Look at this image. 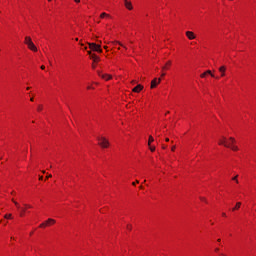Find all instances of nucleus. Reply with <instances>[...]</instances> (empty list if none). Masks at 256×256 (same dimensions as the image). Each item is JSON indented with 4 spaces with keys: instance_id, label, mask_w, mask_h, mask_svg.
<instances>
[{
    "instance_id": "obj_1",
    "label": "nucleus",
    "mask_w": 256,
    "mask_h": 256,
    "mask_svg": "<svg viewBox=\"0 0 256 256\" xmlns=\"http://www.w3.org/2000/svg\"><path fill=\"white\" fill-rule=\"evenodd\" d=\"M12 203H14L18 213L19 217H25L27 213H29V209H33V206L31 204L23 203L22 205L15 200V198L11 199Z\"/></svg>"
},
{
    "instance_id": "obj_2",
    "label": "nucleus",
    "mask_w": 256,
    "mask_h": 256,
    "mask_svg": "<svg viewBox=\"0 0 256 256\" xmlns=\"http://www.w3.org/2000/svg\"><path fill=\"white\" fill-rule=\"evenodd\" d=\"M24 45H27V48L30 51H33V53H37V51H38L37 46H35V43H33L31 36H26L24 38Z\"/></svg>"
},
{
    "instance_id": "obj_3",
    "label": "nucleus",
    "mask_w": 256,
    "mask_h": 256,
    "mask_svg": "<svg viewBox=\"0 0 256 256\" xmlns=\"http://www.w3.org/2000/svg\"><path fill=\"white\" fill-rule=\"evenodd\" d=\"M226 147L228 149H231V151H239V147L237 146V140H235V138H233V137H230L226 141Z\"/></svg>"
},
{
    "instance_id": "obj_4",
    "label": "nucleus",
    "mask_w": 256,
    "mask_h": 256,
    "mask_svg": "<svg viewBox=\"0 0 256 256\" xmlns=\"http://www.w3.org/2000/svg\"><path fill=\"white\" fill-rule=\"evenodd\" d=\"M98 145L101 147V149H109L111 144L109 143V139H107L104 136H101L98 138Z\"/></svg>"
},
{
    "instance_id": "obj_5",
    "label": "nucleus",
    "mask_w": 256,
    "mask_h": 256,
    "mask_svg": "<svg viewBox=\"0 0 256 256\" xmlns=\"http://www.w3.org/2000/svg\"><path fill=\"white\" fill-rule=\"evenodd\" d=\"M56 223L57 221L55 219L48 218L47 220L42 222L38 227L39 229H47V227H53V225H55Z\"/></svg>"
},
{
    "instance_id": "obj_6",
    "label": "nucleus",
    "mask_w": 256,
    "mask_h": 256,
    "mask_svg": "<svg viewBox=\"0 0 256 256\" xmlns=\"http://www.w3.org/2000/svg\"><path fill=\"white\" fill-rule=\"evenodd\" d=\"M88 47L91 51H96V53H103V49H101V44L88 43Z\"/></svg>"
},
{
    "instance_id": "obj_7",
    "label": "nucleus",
    "mask_w": 256,
    "mask_h": 256,
    "mask_svg": "<svg viewBox=\"0 0 256 256\" xmlns=\"http://www.w3.org/2000/svg\"><path fill=\"white\" fill-rule=\"evenodd\" d=\"M98 77H101L104 81H111L113 79V76L111 74H103V72L98 71Z\"/></svg>"
},
{
    "instance_id": "obj_8",
    "label": "nucleus",
    "mask_w": 256,
    "mask_h": 256,
    "mask_svg": "<svg viewBox=\"0 0 256 256\" xmlns=\"http://www.w3.org/2000/svg\"><path fill=\"white\" fill-rule=\"evenodd\" d=\"M155 142V138H153L151 135L149 136L148 138V147L151 151V153H155V146L154 145H151V143H154Z\"/></svg>"
},
{
    "instance_id": "obj_9",
    "label": "nucleus",
    "mask_w": 256,
    "mask_h": 256,
    "mask_svg": "<svg viewBox=\"0 0 256 256\" xmlns=\"http://www.w3.org/2000/svg\"><path fill=\"white\" fill-rule=\"evenodd\" d=\"M185 35L189 41H193V39H197V35H195V32L193 31H186Z\"/></svg>"
},
{
    "instance_id": "obj_10",
    "label": "nucleus",
    "mask_w": 256,
    "mask_h": 256,
    "mask_svg": "<svg viewBox=\"0 0 256 256\" xmlns=\"http://www.w3.org/2000/svg\"><path fill=\"white\" fill-rule=\"evenodd\" d=\"M161 83V78H154L151 81L150 89H155Z\"/></svg>"
},
{
    "instance_id": "obj_11",
    "label": "nucleus",
    "mask_w": 256,
    "mask_h": 256,
    "mask_svg": "<svg viewBox=\"0 0 256 256\" xmlns=\"http://www.w3.org/2000/svg\"><path fill=\"white\" fill-rule=\"evenodd\" d=\"M124 7L128 11H133V2H131L130 0H124Z\"/></svg>"
},
{
    "instance_id": "obj_12",
    "label": "nucleus",
    "mask_w": 256,
    "mask_h": 256,
    "mask_svg": "<svg viewBox=\"0 0 256 256\" xmlns=\"http://www.w3.org/2000/svg\"><path fill=\"white\" fill-rule=\"evenodd\" d=\"M108 44L111 45L112 47H117V45H119V47H123V49H125V51H127V46L123 45V43H121L119 41H112Z\"/></svg>"
},
{
    "instance_id": "obj_13",
    "label": "nucleus",
    "mask_w": 256,
    "mask_h": 256,
    "mask_svg": "<svg viewBox=\"0 0 256 256\" xmlns=\"http://www.w3.org/2000/svg\"><path fill=\"white\" fill-rule=\"evenodd\" d=\"M171 65H173V61L168 60L165 65L162 67V71L166 72L169 71V69H171Z\"/></svg>"
},
{
    "instance_id": "obj_14",
    "label": "nucleus",
    "mask_w": 256,
    "mask_h": 256,
    "mask_svg": "<svg viewBox=\"0 0 256 256\" xmlns=\"http://www.w3.org/2000/svg\"><path fill=\"white\" fill-rule=\"evenodd\" d=\"M209 75H211L212 77H215V74H213V72H211V70H207L204 73H202L200 75L201 79H205L207 77H209Z\"/></svg>"
},
{
    "instance_id": "obj_15",
    "label": "nucleus",
    "mask_w": 256,
    "mask_h": 256,
    "mask_svg": "<svg viewBox=\"0 0 256 256\" xmlns=\"http://www.w3.org/2000/svg\"><path fill=\"white\" fill-rule=\"evenodd\" d=\"M218 145H223L224 147H227V139L225 138V136L219 138Z\"/></svg>"
},
{
    "instance_id": "obj_16",
    "label": "nucleus",
    "mask_w": 256,
    "mask_h": 256,
    "mask_svg": "<svg viewBox=\"0 0 256 256\" xmlns=\"http://www.w3.org/2000/svg\"><path fill=\"white\" fill-rule=\"evenodd\" d=\"M133 93H141V91H143V85L141 84H138L137 86H135L133 89H132Z\"/></svg>"
},
{
    "instance_id": "obj_17",
    "label": "nucleus",
    "mask_w": 256,
    "mask_h": 256,
    "mask_svg": "<svg viewBox=\"0 0 256 256\" xmlns=\"http://www.w3.org/2000/svg\"><path fill=\"white\" fill-rule=\"evenodd\" d=\"M93 63H99L101 61V58L97 54H92L91 58Z\"/></svg>"
},
{
    "instance_id": "obj_18",
    "label": "nucleus",
    "mask_w": 256,
    "mask_h": 256,
    "mask_svg": "<svg viewBox=\"0 0 256 256\" xmlns=\"http://www.w3.org/2000/svg\"><path fill=\"white\" fill-rule=\"evenodd\" d=\"M219 73H221L220 77H225V73H227V67L221 66L219 68Z\"/></svg>"
},
{
    "instance_id": "obj_19",
    "label": "nucleus",
    "mask_w": 256,
    "mask_h": 256,
    "mask_svg": "<svg viewBox=\"0 0 256 256\" xmlns=\"http://www.w3.org/2000/svg\"><path fill=\"white\" fill-rule=\"evenodd\" d=\"M100 19H111V15L103 12L100 14Z\"/></svg>"
},
{
    "instance_id": "obj_20",
    "label": "nucleus",
    "mask_w": 256,
    "mask_h": 256,
    "mask_svg": "<svg viewBox=\"0 0 256 256\" xmlns=\"http://www.w3.org/2000/svg\"><path fill=\"white\" fill-rule=\"evenodd\" d=\"M241 209V202H237L236 205L232 208V211H239Z\"/></svg>"
},
{
    "instance_id": "obj_21",
    "label": "nucleus",
    "mask_w": 256,
    "mask_h": 256,
    "mask_svg": "<svg viewBox=\"0 0 256 256\" xmlns=\"http://www.w3.org/2000/svg\"><path fill=\"white\" fill-rule=\"evenodd\" d=\"M4 219H13V214H5Z\"/></svg>"
},
{
    "instance_id": "obj_22",
    "label": "nucleus",
    "mask_w": 256,
    "mask_h": 256,
    "mask_svg": "<svg viewBox=\"0 0 256 256\" xmlns=\"http://www.w3.org/2000/svg\"><path fill=\"white\" fill-rule=\"evenodd\" d=\"M41 111H43V105H38V107H37V112L38 113H41Z\"/></svg>"
},
{
    "instance_id": "obj_23",
    "label": "nucleus",
    "mask_w": 256,
    "mask_h": 256,
    "mask_svg": "<svg viewBox=\"0 0 256 256\" xmlns=\"http://www.w3.org/2000/svg\"><path fill=\"white\" fill-rule=\"evenodd\" d=\"M239 175H236L232 178V181H235L237 184H239V179H238Z\"/></svg>"
},
{
    "instance_id": "obj_24",
    "label": "nucleus",
    "mask_w": 256,
    "mask_h": 256,
    "mask_svg": "<svg viewBox=\"0 0 256 256\" xmlns=\"http://www.w3.org/2000/svg\"><path fill=\"white\" fill-rule=\"evenodd\" d=\"M200 201H201L202 203H207V198H205V197H200Z\"/></svg>"
},
{
    "instance_id": "obj_25",
    "label": "nucleus",
    "mask_w": 256,
    "mask_h": 256,
    "mask_svg": "<svg viewBox=\"0 0 256 256\" xmlns=\"http://www.w3.org/2000/svg\"><path fill=\"white\" fill-rule=\"evenodd\" d=\"M133 187H135L136 185H139V180H136L135 182H132Z\"/></svg>"
},
{
    "instance_id": "obj_26",
    "label": "nucleus",
    "mask_w": 256,
    "mask_h": 256,
    "mask_svg": "<svg viewBox=\"0 0 256 256\" xmlns=\"http://www.w3.org/2000/svg\"><path fill=\"white\" fill-rule=\"evenodd\" d=\"M92 69H97V63L95 62L92 63Z\"/></svg>"
},
{
    "instance_id": "obj_27",
    "label": "nucleus",
    "mask_w": 256,
    "mask_h": 256,
    "mask_svg": "<svg viewBox=\"0 0 256 256\" xmlns=\"http://www.w3.org/2000/svg\"><path fill=\"white\" fill-rule=\"evenodd\" d=\"M51 177H53V175L48 174V175L46 176V178H45V181H47V179H51Z\"/></svg>"
},
{
    "instance_id": "obj_28",
    "label": "nucleus",
    "mask_w": 256,
    "mask_h": 256,
    "mask_svg": "<svg viewBox=\"0 0 256 256\" xmlns=\"http://www.w3.org/2000/svg\"><path fill=\"white\" fill-rule=\"evenodd\" d=\"M175 149H177V146L174 145V146L171 147L172 152H175Z\"/></svg>"
},
{
    "instance_id": "obj_29",
    "label": "nucleus",
    "mask_w": 256,
    "mask_h": 256,
    "mask_svg": "<svg viewBox=\"0 0 256 256\" xmlns=\"http://www.w3.org/2000/svg\"><path fill=\"white\" fill-rule=\"evenodd\" d=\"M88 55H90V59H91V55H95V53H93V52H91V50H89Z\"/></svg>"
},
{
    "instance_id": "obj_30",
    "label": "nucleus",
    "mask_w": 256,
    "mask_h": 256,
    "mask_svg": "<svg viewBox=\"0 0 256 256\" xmlns=\"http://www.w3.org/2000/svg\"><path fill=\"white\" fill-rule=\"evenodd\" d=\"M165 75H167V73H165V72L162 71V74H161V78H160V79H163V77H165Z\"/></svg>"
},
{
    "instance_id": "obj_31",
    "label": "nucleus",
    "mask_w": 256,
    "mask_h": 256,
    "mask_svg": "<svg viewBox=\"0 0 256 256\" xmlns=\"http://www.w3.org/2000/svg\"><path fill=\"white\" fill-rule=\"evenodd\" d=\"M219 251H220L219 247H216V248L214 249V252H215V253H219Z\"/></svg>"
},
{
    "instance_id": "obj_32",
    "label": "nucleus",
    "mask_w": 256,
    "mask_h": 256,
    "mask_svg": "<svg viewBox=\"0 0 256 256\" xmlns=\"http://www.w3.org/2000/svg\"><path fill=\"white\" fill-rule=\"evenodd\" d=\"M222 217H224V218H227V213H225V212H222Z\"/></svg>"
},
{
    "instance_id": "obj_33",
    "label": "nucleus",
    "mask_w": 256,
    "mask_h": 256,
    "mask_svg": "<svg viewBox=\"0 0 256 256\" xmlns=\"http://www.w3.org/2000/svg\"><path fill=\"white\" fill-rule=\"evenodd\" d=\"M40 69H42V71H45V65L40 66Z\"/></svg>"
},
{
    "instance_id": "obj_34",
    "label": "nucleus",
    "mask_w": 256,
    "mask_h": 256,
    "mask_svg": "<svg viewBox=\"0 0 256 256\" xmlns=\"http://www.w3.org/2000/svg\"><path fill=\"white\" fill-rule=\"evenodd\" d=\"M90 89H93V86H87V90L90 91Z\"/></svg>"
},
{
    "instance_id": "obj_35",
    "label": "nucleus",
    "mask_w": 256,
    "mask_h": 256,
    "mask_svg": "<svg viewBox=\"0 0 256 256\" xmlns=\"http://www.w3.org/2000/svg\"><path fill=\"white\" fill-rule=\"evenodd\" d=\"M162 149H164V150L167 149V145L163 144Z\"/></svg>"
},
{
    "instance_id": "obj_36",
    "label": "nucleus",
    "mask_w": 256,
    "mask_h": 256,
    "mask_svg": "<svg viewBox=\"0 0 256 256\" xmlns=\"http://www.w3.org/2000/svg\"><path fill=\"white\" fill-rule=\"evenodd\" d=\"M74 3H81V0H74Z\"/></svg>"
},
{
    "instance_id": "obj_37",
    "label": "nucleus",
    "mask_w": 256,
    "mask_h": 256,
    "mask_svg": "<svg viewBox=\"0 0 256 256\" xmlns=\"http://www.w3.org/2000/svg\"><path fill=\"white\" fill-rule=\"evenodd\" d=\"M39 181H43V176H39Z\"/></svg>"
},
{
    "instance_id": "obj_38",
    "label": "nucleus",
    "mask_w": 256,
    "mask_h": 256,
    "mask_svg": "<svg viewBox=\"0 0 256 256\" xmlns=\"http://www.w3.org/2000/svg\"><path fill=\"white\" fill-rule=\"evenodd\" d=\"M139 189L143 190L145 189V187H143V185H140Z\"/></svg>"
},
{
    "instance_id": "obj_39",
    "label": "nucleus",
    "mask_w": 256,
    "mask_h": 256,
    "mask_svg": "<svg viewBox=\"0 0 256 256\" xmlns=\"http://www.w3.org/2000/svg\"><path fill=\"white\" fill-rule=\"evenodd\" d=\"M104 49H106V51H109V50H107V49H109V46H104Z\"/></svg>"
},
{
    "instance_id": "obj_40",
    "label": "nucleus",
    "mask_w": 256,
    "mask_h": 256,
    "mask_svg": "<svg viewBox=\"0 0 256 256\" xmlns=\"http://www.w3.org/2000/svg\"><path fill=\"white\" fill-rule=\"evenodd\" d=\"M217 243H221V238H218V239H217Z\"/></svg>"
},
{
    "instance_id": "obj_41",
    "label": "nucleus",
    "mask_w": 256,
    "mask_h": 256,
    "mask_svg": "<svg viewBox=\"0 0 256 256\" xmlns=\"http://www.w3.org/2000/svg\"><path fill=\"white\" fill-rule=\"evenodd\" d=\"M166 143H169V138H165Z\"/></svg>"
},
{
    "instance_id": "obj_42",
    "label": "nucleus",
    "mask_w": 256,
    "mask_h": 256,
    "mask_svg": "<svg viewBox=\"0 0 256 256\" xmlns=\"http://www.w3.org/2000/svg\"><path fill=\"white\" fill-rule=\"evenodd\" d=\"M30 101H32V102H33V101H35V98H33V97H32V98H30Z\"/></svg>"
},
{
    "instance_id": "obj_43",
    "label": "nucleus",
    "mask_w": 256,
    "mask_h": 256,
    "mask_svg": "<svg viewBox=\"0 0 256 256\" xmlns=\"http://www.w3.org/2000/svg\"><path fill=\"white\" fill-rule=\"evenodd\" d=\"M30 89H31V87H27V88H26V91H29Z\"/></svg>"
},
{
    "instance_id": "obj_44",
    "label": "nucleus",
    "mask_w": 256,
    "mask_h": 256,
    "mask_svg": "<svg viewBox=\"0 0 256 256\" xmlns=\"http://www.w3.org/2000/svg\"><path fill=\"white\" fill-rule=\"evenodd\" d=\"M15 193H16L15 191H12V192H11V195H15Z\"/></svg>"
},
{
    "instance_id": "obj_45",
    "label": "nucleus",
    "mask_w": 256,
    "mask_h": 256,
    "mask_svg": "<svg viewBox=\"0 0 256 256\" xmlns=\"http://www.w3.org/2000/svg\"><path fill=\"white\" fill-rule=\"evenodd\" d=\"M33 233H35L34 231L30 232V235H33Z\"/></svg>"
},
{
    "instance_id": "obj_46",
    "label": "nucleus",
    "mask_w": 256,
    "mask_h": 256,
    "mask_svg": "<svg viewBox=\"0 0 256 256\" xmlns=\"http://www.w3.org/2000/svg\"><path fill=\"white\" fill-rule=\"evenodd\" d=\"M220 255H221V256H227V255H225V254H223V253H221Z\"/></svg>"
},
{
    "instance_id": "obj_47",
    "label": "nucleus",
    "mask_w": 256,
    "mask_h": 256,
    "mask_svg": "<svg viewBox=\"0 0 256 256\" xmlns=\"http://www.w3.org/2000/svg\"><path fill=\"white\" fill-rule=\"evenodd\" d=\"M118 51H121V47H118Z\"/></svg>"
},
{
    "instance_id": "obj_48",
    "label": "nucleus",
    "mask_w": 256,
    "mask_h": 256,
    "mask_svg": "<svg viewBox=\"0 0 256 256\" xmlns=\"http://www.w3.org/2000/svg\"><path fill=\"white\" fill-rule=\"evenodd\" d=\"M49 2H51L52 0H48Z\"/></svg>"
}]
</instances>
